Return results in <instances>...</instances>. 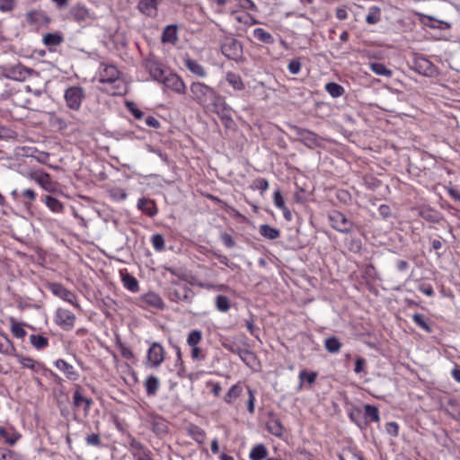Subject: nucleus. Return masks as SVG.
I'll list each match as a JSON object with an SVG mask.
<instances>
[{
  "label": "nucleus",
  "mask_w": 460,
  "mask_h": 460,
  "mask_svg": "<svg viewBox=\"0 0 460 460\" xmlns=\"http://www.w3.org/2000/svg\"><path fill=\"white\" fill-rule=\"evenodd\" d=\"M190 99L204 109L213 108V111L219 113L222 98L211 86L202 82H193L190 85Z\"/></svg>",
  "instance_id": "1"
},
{
  "label": "nucleus",
  "mask_w": 460,
  "mask_h": 460,
  "mask_svg": "<svg viewBox=\"0 0 460 460\" xmlns=\"http://www.w3.org/2000/svg\"><path fill=\"white\" fill-rule=\"evenodd\" d=\"M221 51L228 59L236 62L243 59V45L236 39L226 38L221 44Z\"/></svg>",
  "instance_id": "2"
},
{
  "label": "nucleus",
  "mask_w": 460,
  "mask_h": 460,
  "mask_svg": "<svg viewBox=\"0 0 460 460\" xmlns=\"http://www.w3.org/2000/svg\"><path fill=\"white\" fill-rule=\"evenodd\" d=\"M85 98V93L81 86H70L64 93V99L66 106L73 111H78L81 108L82 102Z\"/></svg>",
  "instance_id": "3"
},
{
  "label": "nucleus",
  "mask_w": 460,
  "mask_h": 460,
  "mask_svg": "<svg viewBox=\"0 0 460 460\" xmlns=\"http://www.w3.org/2000/svg\"><path fill=\"white\" fill-rule=\"evenodd\" d=\"M160 83L164 84V88L177 94L183 95L186 93V84L180 75L171 70L167 71Z\"/></svg>",
  "instance_id": "4"
},
{
  "label": "nucleus",
  "mask_w": 460,
  "mask_h": 460,
  "mask_svg": "<svg viewBox=\"0 0 460 460\" xmlns=\"http://www.w3.org/2000/svg\"><path fill=\"white\" fill-rule=\"evenodd\" d=\"M298 140L310 149L320 147L323 146V137H319L313 131L299 127L293 128Z\"/></svg>",
  "instance_id": "5"
},
{
  "label": "nucleus",
  "mask_w": 460,
  "mask_h": 460,
  "mask_svg": "<svg viewBox=\"0 0 460 460\" xmlns=\"http://www.w3.org/2000/svg\"><path fill=\"white\" fill-rule=\"evenodd\" d=\"M165 358L164 348L159 342H153L146 354V366L150 368H157Z\"/></svg>",
  "instance_id": "6"
},
{
  "label": "nucleus",
  "mask_w": 460,
  "mask_h": 460,
  "mask_svg": "<svg viewBox=\"0 0 460 460\" xmlns=\"http://www.w3.org/2000/svg\"><path fill=\"white\" fill-rule=\"evenodd\" d=\"M143 66L148 72L153 80L161 82L169 69L165 68L164 65L156 59L154 56H149L144 59Z\"/></svg>",
  "instance_id": "7"
},
{
  "label": "nucleus",
  "mask_w": 460,
  "mask_h": 460,
  "mask_svg": "<svg viewBox=\"0 0 460 460\" xmlns=\"http://www.w3.org/2000/svg\"><path fill=\"white\" fill-rule=\"evenodd\" d=\"M28 178L37 182L48 192H55L58 189V183L52 180L50 174L42 170L29 172Z\"/></svg>",
  "instance_id": "8"
},
{
  "label": "nucleus",
  "mask_w": 460,
  "mask_h": 460,
  "mask_svg": "<svg viewBox=\"0 0 460 460\" xmlns=\"http://www.w3.org/2000/svg\"><path fill=\"white\" fill-rule=\"evenodd\" d=\"M328 219L332 227L341 233L348 234L350 233L353 229L354 224L349 220L343 213L340 211H332L331 214H329Z\"/></svg>",
  "instance_id": "9"
},
{
  "label": "nucleus",
  "mask_w": 460,
  "mask_h": 460,
  "mask_svg": "<svg viewBox=\"0 0 460 460\" xmlns=\"http://www.w3.org/2000/svg\"><path fill=\"white\" fill-rule=\"evenodd\" d=\"M412 69L420 75L425 76H433L437 73L436 66L430 60L422 55H415L412 59Z\"/></svg>",
  "instance_id": "10"
},
{
  "label": "nucleus",
  "mask_w": 460,
  "mask_h": 460,
  "mask_svg": "<svg viewBox=\"0 0 460 460\" xmlns=\"http://www.w3.org/2000/svg\"><path fill=\"white\" fill-rule=\"evenodd\" d=\"M46 287L54 296L60 297L75 307H79L75 294L66 289L62 284L50 282Z\"/></svg>",
  "instance_id": "11"
},
{
  "label": "nucleus",
  "mask_w": 460,
  "mask_h": 460,
  "mask_svg": "<svg viewBox=\"0 0 460 460\" xmlns=\"http://www.w3.org/2000/svg\"><path fill=\"white\" fill-rule=\"evenodd\" d=\"M202 340V332L199 330H192L187 337V344L191 348V358L196 361H200L205 358V354L198 346Z\"/></svg>",
  "instance_id": "12"
},
{
  "label": "nucleus",
  "mask_w": 460,
  "mask_h": 460,
  "mask_svg": "<svg viewBox=\"0 0 460 460\" xmlns=\"http://www.w3.org/2000/svg\"><path fill=\"white\" fill-rule=\"evenodd\" d=\"M75 315L67 309L58 308L54 316V321L64 331H71L75 323Z\"/></svg>",
  "instance_id": "13"
},
{
  "label": "nucleus",
  "mask_w": 460,
  "mask_h": 460,
  "mask_svg": "<svg viewBox=\"0 0 460 460\" xmlns=\"http://www.w3.org/2000/svg\"><path fill=\"white\" fill-rule=\"evenodd\" d=\"M137 305L144 309L155 308L163 310L164 308L162 297L155 292H148L139 296L137 298Z\"/></svg>",
  "instance_id": "14"
},
{
  "label": "nucleus",
  "mask_w": 460,
  "mask_h": 460,
  "mask_svg": "<svg viewBox=\"0 0 460 460\" xmlns=\"http://www.w3.org/2000/svg\"><path fill=\"white\" fill-rule=\"evenodd\" d=\"M222 345L226 350L237 354L242 361L247 366H251V364L255 360V354L248 349H242L235 343L228 341L223 342Z\"/></svg>",
  "instance_id": "15"
},
{
  "label": "nucleus",
  "mask_w": 460,
  "mask_h": 460,
  "mask_svg": "<svg viewBox=\"0 0 460 460\" xmlns=\"http://www.w3.org/2000/svg\"><path fill=\"white\" fill-rule=\"evenodd\" d=\"M69 14L78 23H87L95 19V16L90 10L85 5L80 4L73 6L69 11Z\"/></svg>",
  "instance_id": "16"
},
{
  "label": "nucleus",
  "mask_w": 460,
  "mask_h": 460,
  "mask_svg": "<svg viewBox=\"0 0 460 460\" xmlns=\"http://www.w3.org/2000/svg\"><path fill=\"white\" fill-rule=\"evenodd\" d=\"M194 296V292L188 286H181L178 288H173L169 292V298L171 301L179 303L185 302L190 304Z\"/></svg>",
  "instance_id": "17"
},
{
  "label": "nucleus",
  "mask_w": 460,
  "mask_h": 460,
  "mask_svg": "<svg viewBox=\"0 0 460 460\" xmlns=\"http://www.w3.org/2000/svg\"><path fill=\"white\" fill-rule=\"evenodd\" d=\"M164 0H139L137 5L138 12L149 18H155L158 6Z\"/></svg>",
  "instance_id": "18"
},
{
  "label": "nucleus",
  "mask_w": 460,
  "mask_h": 460,
  "mask_svg": "<svg viewBox=\"0 0 460 460\" xmlns=\"http://www.w3.org/2000/svg\"><path fill=\"white\" fill-rule=\"evenodd\" d=\"M6 76L13 80L16 81H24L28 76H30L33 70L24 66L22 64H16L13 66H9L5 68Z\"/></svg>",
  "instance_id": "19"
},
{
  "label": "nucleus",
  "mask_w": 460,
  "mask_h": 460,
  "mask_svg": "<svg viewBox=\"0 0 460 460\" xmlns=\"http://www.w3.org/2000/svg\"><path fill=\"white\" fill-rule=\"evenodd\" d=\"M14 357L17 358L18 362L22 366V367L29 368L34 373H40L48 370L42 362L35 360L30 357L17 353Z\"/></svg>",
  "instance_id": "20"
},
{
  "label": "nucleus",
  "mask_w": 460,
  "mask_h": 460,
  "mask_svg": "<svg viewBox=\"0 0 460 460\" xmlns=\"http://www.w3.org/2000/svg\"><path fill=\"white\" fill-rule=\"evenodd\" d=\"M119 78V71L112 65H105L99 74V82L102 84H111L116 82Z\"/></svg>",
  "instance_id": "21"
},
{
  "label": "nucleus",
  "mask_w": 460,
  "mask_h": 460,
  "mask_svg": "<svg viewBox=\"0 0 460 460\" xmlns=\"http://www.w3.org/2000/svg\"><path fill=\"white\" fill-rule=\"evenodd\" d=\"M0 438L4 439V444L14 446L22 438V435L13 426L4 428L0 426Z\"/></svg>",
  "instance_id": "22"
},
{
  "label": "nucleus",
  "mask_w": 460,
  "mask_h": 460,
  "mask_svg": "<svg viewBox=\"0 0 460 460\" xmlns=\"http://www.w3.org/2000/svg\"><path fill=\"white\" fill-rule=\"evenodd\" d=\"M132 455L136 460H153L151 451L138 441H132Z\"/></svg>",
  "instance_id": "23"
},
{
  "label": "nucleus",
  "mask_w": 460,
  "mask_h": 460,
  "mask_svg": "<svg viewBox=\"0 0 460 460\" xmlns=\"http://www.w3.org/2000/svg\"><path fill=\"white\" fill-rule=\"evenodd\" d=\"M93 404V400L91 398L84 397L81 389L77 388L73 394V405L74 407L79 408L81 406L84 407V415L89 413L91 406Z\"/></svg>",
  "instance_id": "24"
},
{
  "label": "nucleus",
  "mask_w": 460,
  "mask_h": 460,
  "mask_svg": "<svg viewBox=\"0 0 460 460\" xmlns=\"http://www.w3.org/2000/svg\"><path fill=\"white\" fill-rule=\"evenodd\" d=\"M243 386L238 382L233 385L223 397L224 402L228 405H234L236 400L243 394Z\"/></svg>",
  "instance_id": "25"
},
{
  "label": "nucleus",
  "mask_w": 460,
  "mask_h": 460,
  "mask_svg": "<svg viewBox=\"0 0 460 460\" xmlns=\"http://www.w3.org/2000/svg\"><path fill=\"white\" fill-rule=\"evenodd\" d=\"M184 66L190 72L199 77L204 78L208 75L206 68L201 64L189 57L184 58Z\"/></svg>",
  "instance_id": "26"
},
{
  "label": "nucleus",
  "mask_w": 460,
  "mask_h": 460,
  "mask_svg": "<svg viewBox=\"0 0 460 460\" xmlns=\"http://www.w3.org/2000/svg\"><path fill=\"white\" fill-rule=\"evenodd\" d=\"M54 365L57 368L62 371L68 379L75 381L78 378L79 375L75 371V367L66 360L59 358L55 361Z\"/></svg>",
  "instance_id": "27"
},
{
  "label": "nucleus",
  "mask_w": 460,
  "mask_h": 460,
  "mask_svg": "<svg viewBox=\"0 0 460 460\" xmlns=\"http://www.w3.org/2000/svg\"><path fill=\"white\" fill-rule=\"evenodd\" d=\"M177 31H178L177 25L171 24V25L165 26V28L164 29V31L162 32L161 41L163 43H170L172 45L176 44V42L179 40Z\"/></svg>",
  "instance_id": "28"
},
{
  "label": "nucleus",
  "mask_w": 460,
  "mask_h": 460,
  "mask_svg": "<svg viewBox=\"0 0 460 460\" xmlns=\"http://www.w3.org/2000/svg\"><path fill=\"white\" fill-rule=\"evenodd\" d=\"M0 353L13 357L16 355V349L13 343L4 332H0Z\"/></svg>",
  "instance_id": "29"
},
{
  "label": "nucleus",
  "mask_w": 460,
  "mask_h": 460,
  "mask_svg": "<svg viewBox=\"0 0 460 460\" xmlns=\"http://www.w3.org/2000/svg\"><path fill=\"white\" fill-rule=\"evenodd\" d=\"M137 208L149 217H154L157 214V208L155 202L146 198L138 199Z\"/></svg>",
  "instance_id": "30"
},
{
  "label": "nucleus",
  "mask_w": 460,
  "mask_h": 460,
  "mask_svg": "<svg viewBox=\"0 0 460 460\" xmlns=\"http://www.w3.org/2000/svg\"><path fill=\"white\" fill-rule=\"evenodd\" d=\"M226 80L235 91H243L245 87L241 75L236 73L227 72Z\"/></svg>",
  "instance_id": "31"
},
{
  "label": "nucleus",
  "mask_w": 460,
  "mask_h": 460,
  "mask_svg": "<svg viewBox=\"0 0 460 460\" xmlns=\"http://www.w3.org/2000/svg\"><path fill=\"white\" fill-rule=\"evenodd\" d=\"M160 387V381L158 377L151 375L148 376L145 381V388L148 396H154L156 394Z\"/></svg>",
  "instance_id": "32"
},
{
  "label": "nucleus",
  "mask_w": 460,
  "mask_h": 460,
  "mask_svg": "<svg viewBox=\"0 0 460 460\" xmlns=\"http://www.w3.org/2000/svg\"><path fill=\"white\" fill-rule=\"evenodd\" d=\"M26 20L30 24H40L43 22H49V18L42 11H31L26 14Z\"/></svg>",
  "instance_id": "33"
},
{
  "label": "nucleus",
  "mask_w": 460,
  "mask_h": 460,
  "mask_svg": "<svg viewBox=\"0 0 460 460\" xmlns=\"http://www.w3.org/2000/svg\"><path fill=\"white\" fill-rule=\"evenodd\" d=\"M187 432L188 435L199 444H202L206 439L205 431L197 425H190Z\"/></svg>",
  "instance_id": "34"
},
{
  "label": "nucleus",
  "mask_w": 460,
  "mask_h": 460,
  "mask_svg": "<svg viewBox=\"0 0 460 460\" xmlns=\"http://www.w3.org/2000/svg\"><path fill=\"white\" fill-rule=\"evenodd\" d=\"M63 40V36L59 32L46 33L42 39L43 44L49 48L60 45Z\"/></svg>",
  "instance_id": "35"
},
{
  "label": "nucleus",
  "mask_w": 460,
  "mask_h": 460,
  "mask_svg": "<svg viewBox=\"0 0 460 460\" xmlns=\"http://www.w3.org/2000/svg\"><path fill=\"white\" fill-rule=\"evenodd\" d=\"M349 417L360 429H366L368 426V420H363L362 412L359 408H354L349 413Z\"/></svg>",
  "instance_id": "36"
},
{
  "label": "nucleus",
  "mask_w": 460,
  "mask_h": 460,
  "mask_svg": "<svg viewBox=\"0 0 460 460\" xmlns=\"http://www.w3.org/2000/svg\"><path fill=\"white\" fill-rule=\"evenodd\" d=\"M45 205L54 213H63L65 207L64 205L56 198L46 195L44 198Z\"/></svg>",
  "instance_id": "37"
},
{
  "label": "nucleus",
  "mask_w": 460,
  "mask_h": 460,
  "mask_svg": "<svg viewBox=\"0 0 460 460\" xmlns=\"http://www.w3.org/2000/svg\"><path fill=\"white\" fill-rule=\"evenodd\" d=\"M268 456V449L263 444L254 446L249 454L251 460H263Z\"/></svg>",
  "instance_id": "38"
},
{
  "label": "nucleus",
  "mask_w": 460,
  "mask_h": 460,
  "mask_svg": "<svg viewBox=\"0 0 460 460\" xmlns=\"http://www.w3.org/2000/svg\"><path fill=\"white\" fill-rule=\"evenodd\" d=\"M30 342L38 350L46 349L49 346V339L41 334L30 335Z\"/></svg>",
  "instance_id": "39"
},
{
  "label": "nucleus",
  "mask_w": 460,
  "mask_h": 460,
  "mask_svg": "<svg viewBox=\"0 0 460 460\" xmlns=\"http://www.w3.org/2000/svg\"><path fill=\"white\" fill-rule=\"evenodd\" d=\"M365 414H364V420H371L373 422H379L380 421V415L378 408L375 405L371 404H365L364 405Z\"/></svg>",
  "instance_id": "40"
},
{
  "label": "nucleus",
  "mask_w": 460,
  "mask_h": 460,
  "mask_svg": "<svg viewBox=\"0 0 460 460\" xmlns=\"http://www.w3.org/2000/svg\"><path fill=\"white\" fill-rule=\"evenodd\" d=\"M260 234L269 240H275L280 236V232L270 225H261L259 228Z\"/></svg>",
  "instance_id": "41"
},
{
  "label": "nucleus",
  "mask_w": 460,
  "mask_h": 460,
  "mask_svg": "<svg viewBox=\"0 0 460 460\" xmlns=\"http://www.w3.org/2000/svg\"><path fill=\"white\" fill-rule=\"evenodd\" d=\"M252 34L257 40L265 44H273L275 41L273 36L262 28L254 29Z\"/></svg>",
  "instance_id": "42"
},
{
  "label": "nucleus",
  "mask_w": 460,
  "mask_h": 460,
  "mask_svg": "<svg viewBox=\"0 0 460 460\" xmlns=\"http://www.w3.org/2000/svg\"><path fill=\"white\" fill-rule=\"evenodd\" d=\"M267 430L276 436L280 438L283 434V425L281 424L280 420L278 419H271L266 424Z\"/></svg>",
  "instance_id": "43"
},
{
  "label": "nucleus",
  "mask_w": 460,
  "mask_h": 460,
  "mask_svg": "<svg viewBox=\"0 0 460 460\" xmlns=\"http://www.w3.org/2000/svg\"><path fill=\"white\" fill-rule=\"evenodd\" d=\"M341 347L342 343L335 336L329 337L324 341V348L330 353H338L341 350Z\"/></svg>",
  "instance_id": "44"
},
{
  "label": "nucleus",
  "mask_w": 460,
  "mask_h": 460,
  "mask_svg": "<svg viewBox=\"0 0 460 460\" xmlns=\"http://www.w3.org/2000/svg\"><path fill=\"white\" fill-rule=\"evenodd\" d=\"M122 282L124 287L131 292H137L139 289L138 281L128 273L122 274Z\"/></svg>",
  "instance_id": "45"
},
{
  "label": "nucleus",
  "mask_w": 460,
  "mask_h": 460,
  "mask_svg": "<svg viewBox=\"0 0 460 460\" xmlns=\"http://www.w3.org/2000/svg\"><path fill=\"white\" fill-rule=\"evenodd\" d=\"M325 90L332 98L341 97L345 93L344 88L341 84L333 82L327 83L325 84Z\"/></svg>",
  "instance_id": "46"
},
{
  "label": "nucleus",
  "mask_w": 460,
  "mask_h": 460,
  "mask_svg": "<svg viewBox=\"0 0 460 460\" xmlns=\"http://www.w3.org/2000/svg\"><path fill=\"white\" fill-rule=\"evenodd\" d=\"M412 321L417 326L424 330L426 332H432V327L428 323L427 319L423 314L419 313L414 314L412 315Z\"/></svg>",
  "instance_id": "47"
},
{
  "label": "nucleus",
  "mask_w": 460,
  "mask_h": 460,
  "mask_svg": "<svg viewBox=\"0 0 460 460\" xmlns=\"http://www.w3.org/2000/svg\"><path fill=\"white\" fill-rule=\"evenodd\" d=\"M369 67L371 71L377 75H384L387 77L392 75V71L382 63H370Z\"/></svg>",
  "instance_id": "48"
},
{
  "label": "nucleus",
  "mask_w": 460,
  "mask_h": 460,
  "mask_svg": "<svg viewBox=\"0 0 460 460\" xmlns=\"http://www.w3.org/2000/svg\"><path fill=\"white\" fill-rule=\"evenodd\" d=\"M11 332L13 335L18 339H22L27 334L22 323L16 322L14 319H11Z\"/></svg>",
  "instance_id": "49"
},
{
  "label": "nucleus",
  "mask_w": 460,
  "mask_h": 460,
  "mask_svg": "<svg viewBox=\"0 0 460 460\" xmlns=\"http://www.w3.org/2000/svg\"><path fill=\"white\" fill-rule=\"evenodd\" d=\"M216 306L220 312H227L230 308V301L227 296L218 295L216 297Z\"/></svg>",
  "instance_id": "50"
},
{
  "label": "nucleus",
  "mask_w": 460,
  "mask_h": 460,
  "mask_svg": "<svg viewBox=\"0 0 460 460\" xmlns=\"http://www.w3.org/2000/svg\"><path fill=\"white\" fill-rule=\"evenodd\" d=\"M0 460H22V457L15 451L4 448L0 450Z\"/></svg>",
  "instance_id": "51"
},
{
  "label": "nucleus",
  "mask_w": 460,
  "mask_h": 460,
  "mask_svg": "<svg viewBox=\"0 0 460 460\" xmlns=\"http://www.w3.org/2000/svg\"><path fill=\"white\" fill-rule=\"evenodd\" d=\"M317 373L316 372H310L308 373L306 370H302L299 373V379H300V385L301 387L303 385V382L305 380L309 385H313L316 378H317Z\"/></svg>",
  "instance_id": "52"
},
{
  "label": "nucleus",
  "mask_w": 460,
  "mask_h": 460,
  "mask_svg": "<svg viewBox=\"0 0 460 460\" xmlns=\"http://www.w3.org/2000/svg\"><path fill=\"white\" fill-rule=\"evenodd\" d=\"M380 21V8L374 6L369 10L368 14L366 17V22L368 24H376Z\"/></svg>",
  "instance_id": "53"
},
{
  "label": "nucleus",
  "mask_w": 460,
  "mask_h": 460,
  "mask_svg": "<svg viewBox=\"0 0 460 460\" xmlns=\"http://www.w3.org/2000/svg\"><path fill=\"white\" fill-rule=\"evenodd\" d=\"M21 197L25 199V205H31L36 200L37 193L32 189H25L21 192Z\"/></svg>",
  "instance_id": "54"
},
{
  "label": "nucleus",
  "mask_w": 460,
  "mask_h": 460,
  "mask_svg": "<svg viewBox=\"0 0 460 460\" xmlns=\"http://www.w3.org/2000/svg\"><path fill=\"white\" fill-rule=\"evenodd\" d=\"M151 243L155 251H163L164 249V239L162 234H154L151 238Z\"/></svg>",
  "instance_id": "55"
},
{
  "label": "nucleus",
  "mask_w": 460,
  "mask_h": 460,
  "mask_svg": "<svg viewBox=\"0 0 460 460\" xmlns=\"http://www.w3.org/2000/svg\"><path fill=\"white\" fill-rule=\"evenodd\" d=\"M152 429L155 433L162 435L166 433L167 426L163 420H154L152 422Z\"/></svg>",
  "instance_id": "56"
},
{
  "label": "nucleus",
  "mask_w": 460,
  "mask_h": 460,
  "mask_svg": "<svg viewBox=\"0 0 460 460\" xmlns=\"http://www.w3.org/2000/svg\"><path fill=\"white\" fill-rule=\"evenodd\" d=\"M269 181L264 178H257L252 182V189L261 190V193L269 189Z\"/></svg>",
  "instance_id": "57"
},
{
  "label": "nucleus",
  "mask_w": 460,
  "mask_h": 460,
  "mask_svg": "<svg viewBox=\"0 0 460 460\" xmlns=\"http://www.w3.org/2000/svg\"><path fill=\"white\" fill-rule=\"evenodd\" d=\"M247 392L249 395L247 401V410L251 414H252L255 411V391L247 386Z\"/></svg>",
  "instance_id": "58"
},
{
  "label": "nucleus",
  "mask_w": 460,
  "mask_h": 460,
  "mask_svg": "<svg viewBox=\"0 0 460 460\" xmlns=\"http://www.w3.org/2000/svg\"><path fill=\"white\" fill-rule=\"evenodd\" d=\"M302 67V63L300 58H294L290 60V62L288 65V69L290 74L292 75H297Z\"/></svg>",
  "instance_id": "59"
},
{
  "label": "nucleus",
  "mask_w": 460,
  "mask_h": 460,
  "mask_svg": "<svg viewBox=\"0 0 460 460\" xmlns=\"http://www.w3.org/2000/svg\"><path fill=\"white\" fill-rule=\"evenodd\" d=\"M111 197L118 201L124 200L127 198V193L123 189L114 188L110 190Z\"/></svg>",
  "instance_id": "60"
},
{
  "label": "nucleus",
  "mask_w": 460,
  "mask_h": 460,
  "mask_svg": "<svg viewBox=\"0 0 460 460\" xmlns=\"http://www.w3.org/2000/svg\"><path fill=\"white\" fill-rule=\"evenodd\" d=\"M126 106L128 110L130 111V113L137 119H141L144 117V112L140 111L134 102H128L126 103Z\"/></svg>",
  "instance_id": "61"
},
{
  "label": "nucleus",
  "mask_w": 460,
  "mask_h": 460,
  "mask_svg": "<svg viewBox=\"0 0 460 460\" xmlns=\"http://www.w3.org/2000/svg\"><path fill=\"white\" fill-rule=\"evenodd\" d=\"M15 5V0H0V11L3 13L12 12Z\"/></svg>",
  "instance_id": "62"
},
{
  "label": "nucleus",
  "mask_w": 460,
  "mask_h": 460,
  "mask_svg": "<svg viewBox=\"0 0 460 460\" xmlns=\"http://www.w3.org/2000/svg\"><path fill=\"white\" fill-rule=\"evenodd\" d=\"M273 202H274V205L278 208H284V207H286L285 205V199L280 192L279 190H276L274 191V194H273Z\"/></svg>",
  "instance_id": "63"
},
{
  "label": "nucleus",
  "mask_w": 460,
  "mask_h": 460,
  "mask_svg": "<svg viewBox=\"0 0 460 460\" xmlns=\"http://www.w3.org/2000/svg\"><path fill=\"white\" fill-rule=\"evenodd\" d=\"M85 441H86L87 445H89V446L100 447L102 445V440H101L99 434H95V433L88 435L85 438Z\"/></svg>",
  "instance_id": "64"
}]
</instances>
